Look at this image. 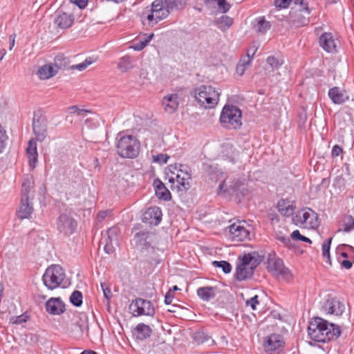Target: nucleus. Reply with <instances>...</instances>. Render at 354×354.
I'll return each mask as SVG.
<instances>
[{
	"mask_svg": "<svg viewBox=\"0 0 354 354\" xmlns=\"http://www.w3.org/2000/svg\"><path fill=\"white\" fill-rule=\"evenodd\" d=\"M32 131L35 139H31L28 142L26 149V154L28 158L29 165L32 168L35 167L37 162V141L42 142L48 134V120L44 114L40 111L34 112L32 118Z\"/></svg>",
	"mask_w": 354,
	"mask_h": 354,
	"instance_id": "f257e3e1",
	"label": "nucleus"
},
{
	"mask_svg": "<svg viewBox=\"0 0 354 354\" xmlns=\"http://www.w3.org/2000/svg\"><path fill=\"white\" fill-rule=\"evenodd\" d=\"M116 149L118 155L122 158H134L140 152V142L138 139L131 135H124L120 132L116 137Z\"/></svg>",
	"mask_w": 354,
	"mask_h": 354,
	"instance_id": "f03ea898",
	"label": "nucleus"
},
{
	"mask_svg": "<svg viewBox=\"0 0 354 354\" xmlns=\"http://www.w3.org/2000/svg\"><path fill=\"white\" fill-rule=\"evenodd\" d=\"M194 92L196 100L205 109L214 108L218 102L220 93L211 85H201Z\"/></svg>",
	"mask_w": 354,
	"mask_h": 354,
	"instance_id": "7ed1b4c3",
	"label": "nucleus"
},
{
	"mask_svg": "<svg viewBox=\"0 0 354 354\" xmlns=\"http://www.w3.org/2000/svg\"><path fill=\"white\" fill-rule=\"evenodd\" d=\"M242 112L236 106L225 105L220 115V122L227 129H237L242 125Z\"/></svg>",
	"mask_w": 354,
	"mask_h": 354,
	"instance_id": "20e7f679",
	"label": "nucleus"
},
{
	"mask_svg": "<svg viewBox=\"0 0 354 354\" xmlns=\"http://www.w3.org/2000/svg\"><path fill=\"white\" fill-rule=\"evenodd\" d=\"M65 277L63 268L59 265H51L46 268L42 276L44 286L49 290H54L62 284Z\"/></svg>",
	"mask_w": 354,
	"mask_h": 354,
	"instance_id": "39448f33",
	"label": "nucleus"
},
{
	"mask_svg": "<svg viewBox=\"0 0 354 354\" xmlns=\"http://www.w3.org/2000/svg\"><path fill=\"white\" fill-rule=\"evenodd\" d=\"M267 269L273 274L281 276L286 281L292 278L290 270L284 266L283 260L275 256V254H269L267 261Z\"/></svg>",
	"mask_w": 354,
	"mask_h": 354,
	"instance_id": "423d86ee",
	"label": "nucleus"
},
{
	"mask_svg": "<svg viewBox=\"0 0 354 354\" xmlns=\"http://www.w3.org/2000/svg\"><path fill=\"white\" fill-rule=\"evenodd\" d=\"M155 233L147 230L140 231L135 234L133 241L135 247L140 253L151 252L154 253V247L151 245L153 241Z\"/></svg>",
	"mask_w": 354,
	"mask_h": 354,
	"instance_id": "0eeeda50",
	"label": "nucleus"
},
{
	"mask_svg": "<svg viewBox=\"0 0 354 354\" xmlns=\"http://www.w3.org/2000/svg\"><path fill=\"white\" fill-rule=\"evenodd\" d=\"M129 308L134 317L141 315L153 317L156 312L152 303L142 298L133 299Z\"/></svg>",
	"mask_w": 354,
	"mask_h": 354,
	"instance_id": "6e6552de",
	"label": "nucleus"
},
{
	"mask_svg": "<svg viewBox=\"0 0 354 354\" xmlns=\"http://www.w3.org/2000/svg\"><path fill=\"white\" fill-rule=\"evenodd\" d=\"M57 230L64 236L73 234L77 226V221L68 214H61L56 221Z\"/></svg>",
	"mask_w": 354,
	"mask_h": 354,
	"instance_id": "1a4fd4ad",
	"label": "nucleus"
},
{
	"mask_svg": "<svg viewBox=\"0 0 354 354\" xmlns=\"http://www.w3.org/2000/svg\"><path fill=\"white\" fill-rule=\"evenodd\" d=\"M322 310L327 314L340 316L344 312V304L337 297L328 295L322 306Z\"/></svg>",
	"mask_w": 354,
	"mask_h": 354,
	"instance_id": "9d476101",
	"label": "nucleus"
},
{
	"mask_svg": "<svg viewBox=\"0 0 354 354\" xmlns=\"http://www.w3.org/2000/svg\"><path fill=\"white\" fill-rule=\"evenodd\" d=\"M328 326V322L326 320L318 317L313 318L308 327L309 337L315 342H320L323 331L327 329Z\"/></svg>",
	"mask_w": 354,
	"mask_h": 354,
	"instance_id": "9b49d317",
	"label": "nucleus"
},
{
	"mask_svg": "<svg viewBox=\"0 0 354 354\" xmlns=\"http://www.w3.org/2000/svg\"><path fill=\"white\" fill-rule=\"evenodd\" d=\"M310 10H308V13L307 14L304 12L302 10H293V8H292L286 21L292 28L303 27L308 24L310 21Z\"/></svg>",
	"mask_w": 354,
	"mask_h": 354,
	"instance_id": "f8f14e48",
	"label": "nucleus"
},
{
	"mask_svg": "<svg viewBox=\"0 0 354 354\" xmlns=\"http://www.w3.org/2000/svg\"><path fill=\"white\" fill-rule=\"evenodd\" d=\"M284 344L282 335L273 333L266 338L263 346L268 354H279L283 350Z\"/></svg>",
	"mask_w": 354,
	"mask_h": 354,
	"instance_id": "ddd939ff",
	"label": "nucleus"
},
{
	"mask_svg": "<svg viewBox=\"0 0 354 354\" xmlns=\"http://www.w3.org/2000/svg\"><path fill=\"white\" fill-rule=\"evenodd\" d=\"M230 239L233 241L240 242L250 239V231L246 229L241 221L229 226Z\"/></svg>",
	"mask_w": 354,
	"mask_h": 354,
	"instance_id": "4468645a",
	"label": "nucleus"
},
{
	"mask_svg": "<svg viewBox=\"0 0 354 354\" xmlns=\"http://www.w3.org/2000/svg\"><path fill=\"white\" fill-rule=\"evenodd\" d=\"M118 227L113 226L109 228L106 234L101 240V243H104V250L107 254H112L114 252L113 243H117L118 236L120 234Z\"/></svg>",
	"mask_w": 354,
	"mask_h": 354,
	"instance_id": "2eb2a0df",
	"label": "nucleus"
},
{
	"mask_svg": "<svg viewBox=\"0 0 354 354\" xmlns=\"http://www.w3.org/2000/svg\"><path fill=\"white\" fill-rule=\"evenodd\" d=\"M162 213L159 207H150L143 214L142 221L156 226L162 221Z\"/></svg>",
	"mask_w": 354,
	"mask_h": 354,
	"instance_id": "dca6fc26",
	"label": "nucleus"
},
{
	"mask_svg": "<svg viewBox=\"0 0 354 354\" xmlns=\"http://www.w3.org/2000/svg\"><path fill=\"white\" fill-rule=\"evenodd\" d=\"M319 44L327 53H335L337 52V41L331 32L322 33L319 37Z\"/></svg>",
	"mask_w": 354,
	"mask_h": 354,
	"instance_id": "f3484780",
	"label": "nucleus"
},
{
	"mask_svg": "<svg viewBox=\"0 0 354 354\" xmlns=\"http://www.w3.org/2000/svg\"><path fill=\"white\" fill-rule=\"evenodd\" d=\"M46 310L50 315H59L66 310L65 304L59 297H51L45 304Z\"/></svg>",
	"mask_w": 354,
	"mask_h": 354,
	"instance_id": "a211bd4d",
	"label": "nucleus"
},
{
	"mask_svg": "<svg viewBox=\"0 0 354 354\" xmlns=\"http://www.w3.org/2000/svg\"><path fill=\"white\" fill-rule=\"evenodd\" d=\"M74 21V17L64 12L62 10H57L55 12V17L54 19V24L57 26L58 28L62 29H66L70 28Z\"/></svg>",
	"mask_w": 354,
	"mask_h": 354,
	"instance_id": "6ab92c4d",
	"label": "nucleus"
},
{
	"mask_svg": "<svg viewBox=\"0 0 354 354\" xmlns=\"http://www.w3.org/2000/svg\"><path fill=\"white\" fill-rule=\"evenodd\" d=\"M328 97L335 104H342L348 100L349 97L346 90L338 86H333L328 90Z\"/></svg>",
	"mask_w": 354,
	"mask_h": 354,
	"instance_id": "aec40b11",
	"label": "nucleus"
},
{
	"mask_svg": "<svg viewBox=\"0 0 354 354\" xmlns=\"http://www.w3.org/2000/svg\"><path fill=\"white\" fill-rule=\"evenodd\" d=\"M323 331L322 337L320 339V342L326 343L333 340L337 339L341 335V330L339 327L334 324L328 323L326 330Z\"/></svg>",
	"mask_w": 354,
	"mask_h": 354,
	"instance_id": "412c9836",
	"label": "nucleus"
},
{
	"mask_svg": "<svg viewBox=\"0 0 354 354\" xmlns=\"http://www.w3.org/2000/svg\"><path fill=\"white\" fill-rule=\"evenodd\" d=\"M192 338L193 342L197 345H201L208 344V345H212L214 344V341L212 336L206 332L204 329H198L194 331L192 334Z\"/></svg>",
	"mask_w": 354,
	"mask_h": 354,
	"instance_id": "4be33fe9",
	"label": "nucleus"
},
{
	"mask_svg": "<svg viewBox=\"0 0 354 354\" xmlns=\"http://www.w3.org/2000/svg\"><path fill=\"white\" fill-rule=\"evenodd\" d=\"M150 13L147 15V19L149 22L155 21V24H157L162 19L166 17H162V1H153L151 5Z\"/></svg>",
	"mask_w": 354,
	"mask_h": 354,
	"instance_id": "5701e85b",
	"label": "nucleus"
},
{
	"mask_svg": "<svg viewBox=\"0 0 354 354\" xmlns=\"http://www.w3.org/2000/svg\"><path fill=\"white\" fill-rule=\"evenodd\" d=\"M156 196L164 201L171 199V195L169 189L165 187L160 178H155L153 183Z\"/></svg>",
	"mask_w": 354,
	"mask_h": 354,
	"instance_id": "b1692460",
	"label": "nucleus"
},
{
	"mask_svg": "<svg viewBox=\"0 0 354 354\" xmlns=\"http://www.w3.org/2000/svg\"><path fill=\"white\" fill-rule=\"evenodd\" d=\"M152 329L144 323L138 324L133 330L132 334L136 339L143 341L151 335Z\"/></svg>",
	"mask_w": 354,
	"mask_h": 354,
	"instance_id": "393cba45",
	"label": "nucleus"
},
{
	"mask_svg": "<svg viewBox=\"0 0 354 354\" xmlns=\"http://www.w3.org/2000/svg\"><path fill=\"white\" fill-rule=\"evenodd\" d=\"M172 190H176L178 192L185 193L189 190L192 185L189 180L190 178H168Z\"/></svg>",
	"mask_w": 354,
	"mask_h": 354,
	"instance_id": "a878e982",
	"label": "nucleus"
},
{
	"mask_svg": "<svg viewBox=\"0 0 354 354\" xmlns=\"http://www.w3.org/2000/svg\"><path fill=\"white\" fill-rule=\"evenodd\" d=\"M23 199V197H21V205L17 214L20 219L29 218L33 211L32 203L30 202L28 198L25 201Z\"/></svg>",
	"mask_w": 354,
	"mask_h": 354,
	"instance_id": "bb28decb",
	"label": "nucleus"
},
{
	"mask_svg": "<svg viewBox=\"0 0 354 354\" xmlns=\"http://www.w3.org/2000/svg\"><path fill=\"white\" fill-rule=\"evenodd\" d=\"M178 95L176 93L165 96L162 104L165 106V110L169 113H173L178 106Z\"/></svg>",
	"mask_w": 354,
	"mask_h": 354,
	"instance_id": "cd10ccee",
	"label": "nucleus"
},
{
	"mask_svg": "<svg viewBox=\"0 0 354 354\" xmlns=\"http://www.w3.org/2000/svg\"><path fill=\"white\" fill-rule=\"evenodd\" d=\"M254 272V270L250 266H236L234 277L237 281H242L251 278Z\"/></svg>",
	"mask_w": 354,
	"mask_h": 354,
	"instance_id": "c85d7f7f",
	"label": "nucleus"
},
{
	"mask_svg": "<svg viewBox=\"0 0 354 354\" xmlns=\"http://www.w3.org/2000/svg\"><path fill=\"white\" fill-rule=\"evenodd\" d=\"M57 73L52 64H45L39 68L37 75L41 80H48Z\"/></svg>",
	"mask_w": 354,
	"mask_h": 354,
	"instance_id": "c756f323",
	"label": "nucleus"
},
{
	"mask_svg": "<svg viewBox=\"0 0 354 354\" xmlns=\"http://www.w3.org/2000/svg\"><path fill=\"white\" fill-rule=\"evenodd\" d=\"M215 289L212 286L200 287L197 290V295L202 300L209 301L216 297Z\"/></svg>",
	"mask_w": 354,
	"mask_h": 354,
	"instance_id": "7c9ffc66",
	"label": "nucleus"
},
{
	"mask_svg": "<svg viewBox=\"0 0 354 354\" xmlns=\"http://www.w3.org/2000/svg\"><path fill=\"white\" fill-rule=\"evenodd\" d=\"M277 209L281 215L290 216L293 214L295 207L290 201L281 199L277 203Z\"/></svg>",
	"mask_w": 354,
	"mask_h": 354,
	"instance_id": "2f4dec72",
	"label": "nucleus"
},
{
	"mask_svg": "<svg viewBox=\"0 0 354 354\" xmlns=\"http://www.w3.org/2000/svg\"><path fill=\"white\" fill-rule=\"evenodd\" d=\"M311 212H303L302 221L304 223H308L312 228L317 227L319 225V221L317 214L309 209Z\"/></svg>",
	"mask_w": 354,
	"mask_h": 354,
	"instance_id": "473e14b6",
	"label": "nucleus"
},
{
	"mask_svg": "<svg viewBox=\"0 0 354 354\" xmlns=\"http://www.w3.org/2000/svg\"><path fill=\"white\" fill-rule=\"evenodd\" d=\"M34 178H25L24 181L21 184V197H23V200L25 201L30 198V194L34 192Z\"/></svg>",
	"mask_w": 354,
	"mask_h": 354,
	"instance_id": "72a5a7b5",
	"label": "nucleus"
},
{
	"mask_svg": "<svg viewBox=\"0 0 354 354\" xmlns=\"http://www.w3.org/2000/svg\"><path fill=\"white\" fill-rule=\"evenodd\" d=\"M257 24H254L253 28L257 32L265 34L271 28L270 21H266L265 17H261L256 19Z\"/></svg>",
	"mask_w": 354,
	"mask_h": 354,
	"instance_id": "f704fd0d",
	"label": "nucleus"
},
{
	"mask_svg": "<svg viewBox=\"0 0 354 354\" xmlns=\"http://www.w3.org/2000/svg\"><path fill=\"white\" fill-rule=\"evenodd\" d=\"M69 60L63 54L55 56L53 62V67L55 70H65L68 68Z\"/></svg>",
	"mask_w": 354,
	"mask_h": 354,
	"instance_id": "c9c22d12",
	"label": "nucleus"
},
{
	"mask_svg": "<svg viewBox=\"0 0 354 354\" xmlns=\"http://www.w3.org/2000/svg\"><path fill=\"white\" fill-rule=\"evenodd\" d=\"M228 178H225L222 183H220L218 189V193L220 194L221 192H227L229 194L232 192H234L239 190V185L237 182H230V185H228L226 180Z\"/></svg>",
	"mask_w": 354,
	"mask_h": 354,
	"instance_id": "e433bc0d",
	"label": "nucleus"
},
{
	"mask_svg": "<svg viewBox=\"0 0 354 354\" xmlns=\"http://www.w3.org/2000/svg\"><path fill=\"white\" fill-rule=\"evenodd\" d=\"M143 258V261L150 265H157L160 263L159 255L154 248V253L147 252L146 253H140Z\"/></svg>",
	"mask_w": 354,
	"mask_h": 354,
	"instance_id": "4c0bfd02",
	"label": "nucleus"
},
{
	"mask_svg": "<svg viewBox=\"0 0 354 354\" xmlns=\"http://www.w3.org/2000/svg\"><path fill=\"white\" fill-rule=\"evenodd\" d=\"M233 22L234 20L232 17L227 15H223L214 21V24L221 30H225L232 25Z\"/></svg>",
	"mask_w": 354,
	"mask_h": 354,
	"instance_id": "58836bf2",
	"label": "nucleus"
},
{
	"mask_svg": "<svg viewBox=\"0 0 354 354\" xmlns=\"http://www.w3.org/2000/svg\"><path fill=\"white\" fill-rule=\"evenodd\" d=\"M332 241H333V236H330L324 241L322 246V257L324 259H326V262L328 263L330 265L332 264L330 254V245H331Z\"/></svg>",
	"mask_w": 354,
	"mask_h": 354,
	"instance_id": "ea45409f",
	"label": "nucleus"
},
{
	"mask_svg": "<svg viewBox=\"0 0 354 354\" xmlns=\"http://www.w3.org/2000/svg\"><path fill=\"white\" fill-rule=\"evenodd\" d=\"M118 68L122 72H127L133 68L132 58L129 55H125L120 58Z\"/></svg>",
	"mask_w": 354,
	"mask_h": 354,
	"instance_id": "a19ab883",
	"label": "nucleus"
},
{
	"mask_svg": "<svg viewBox=\"0 0 354 354\" xmlns=\"http://www.w3.org/2000/svg\"><path fill=\"white\" fill-rule=\"evenodd\" d=\"M82 293L80 290H74L70 296V302L75 307H80L82 304Z\"/></svg>",
	"mask_w": 354,
	"mask_h": 354,
	"instance_id": "79ce46f5",
	"label": "nucleus"
},
{
	"mask_svg": "<svg viewBox=\"0 0 354 354\" xmlns=\"http://www.w3.org/2000/svg\"><path fill=\"white\" fill-rule=\"evenodd\" d=\"M212 265L215 268H221L225 274H229L232 271V266L227 261H214Z\"/></svg>",
	"mask_w": 354,
	"mask_h": 354,
	"instance_id": "37998d69",
	"label": "nucleus"
},
{
	"mask_svg": "<svg viewBox=\"0 0 354 354\" xmlns=\"http://www.w3.org/2000/svg\"><path fill=\"white\" fill-rule=\"evenodd\" d=\"M290 237L293 240L300 241L308 243H312V241L309 238L301 235L300 234V232L298 230H294L291 233Z\"/></svg>",
	"mask_w": 354,
	"mask_h": 354,
	"instance_id": "c03bdc74",
	"label": "nucleus"
},
{
	"mask_svg": "<svg viewBox=\"0 0 354 354\" xmlns=\"http://www.w3.org/2000/svg\"><path fill=\"white\" fill-rule=\"evenodd\" d=\"M178 164L169 165L165 169V174L167 176L169 174H176V177H180V174L178 171Z\"/></svg>",
	"mask_w": 354,
	"mask_h": 354,
	"instance_id": "a18cd8bd",
	"label": "nucleus"
},
{
	"mask_svg": "<svg viewBox=\"0 0 354 354\" xmlns=\"http://www.w3.org/2000/svg\"><path fill=\"white\" fill-rule=\"evenodd\" d=\"M8 137L5 129L0 124V153L3 152L6 147V141Z\"/></svg>",
	"mask_w": 354,
	"mask_h": 354,
	"instance_id": "49530a36",
	"label": "nucleus"
},
{
	"mask_svg": "<svg viewBox=\"0 0 354 354\" xmlns=\"http://www.w3.org/2000/svg\"><path fill=\"white\" fill-rule=\"evenodd\" d=\"M267 63L272 68V69H278L283 64L277 58L274 56L268 57Z\"/></svg>",
	"mask_w": 354,
	"mask_h": 354,
	"instance_id": "de8ad7c7",
	"label": "nucleus"
},
{
	"mask_svg": "<svg viewBox=\"0 0 354 354\" xmlns=\"http://www.w3.org/2000/svg\"><path fill=\"white\" fill-rule=\"evenodd\" d=\"M169 156L166 153H159L156 156H153V161L159 164L166 163Z\"/></svg>",
	"mask_w": 354,
	"mask_h": 354,
	"instance_id": "09e8293b",
	"label": "nucleus"
},
{
	"mask_svg": "<svg viewBox=\"0 0 354 354\" xmlns=\"http://www.w3.org/2000/svg\"><path fill=\"white\" fill-rule=\"evenodd\" d=\"M216 2L219 9L221 10L223 13H226L230 10L231 5L227 3L226 0H217Z\"/></svg>",
	"mask_w": 354,
	"mask_h": 354,
	"instance_id": "8fccbe9b",
	"label": "nucleus"
},
{
	"mask_svg": "<svg viewBox=\"0 0 354 354\" xmlns=\"http://www.w3.org/2000/svg\"><path fill=\"white\" fill-rule=\"evenodd\" d=\"M293 0H274L276 8L279 9L288 8Z\"/></svg>",
	"mask_w": 354,
	"mask_h": 354,
	"instance_id": "3c124183",
	"label": "nucleus"
},
{
	"mask_svg": "<svg viewBox=\"0 0 354 354\" xmlns=\"http://www.w3.org/2000/svg\"><path fill=\"white\" fill-rule=\"evenodd\" d=\"M346 248H348L350 250L354 251V248L353 246L346 244H342L337 248V253L342 250V251L340 253V256L347 259L348 257V254L346 251H344Z\"/></svg>",
	"mask_w": 354,
	"mask_h": 354,
	"instance_id": "603ef678",
	"label": "nucleus"
},
{
	"mask_svg": "<svg viewBox=\"0 0 354 354\" xmlns=\"http://www.w3.org/2000/svg\"><path fill=\"white\" fill-rule=\"evenodd\" d=\"M256 52L257 49H254L252 53V55H250L249 50H248L246 57L241 59L239 63L244 65V67L246 68V66L250 64Z\"/></svg>",
	"mask_w": 354,
	"mask_h": 354,
	"instance_id": "864d4df0",
	"label": "nucleus"
},
{
	"mask_svg": "<svg viewBox=\"0 0 354 354\" xmlns=\"http://www.w3.org/2000/svg\"><path fill=\"white\" fill-rule=\"evenodd\" d=\"M178 171L181 175H186L187 176H192V170L190 167L187 165L178 164Z\"/></svg>",
	"mask_w": 354,
	"mask_h": 354,
	"instance_id": "5fc2aeb1",
	"label": "nucleus"
},
{
	"mask_svg": "<svg viewBox=\"0 0 354 354\" xmlns=\"http://www.w3.org/2000/svg\"><path fill=\"white\" fill-rule=\"evenodd\" d=\"M259 304V296L257 295L251 297L250 299L247 300L245 302L246 306H250L253 310L257 309V305Z\"/></svg>",
	"mask_w": 354,
	"mask_h": 354,
	"instance_id": "6e6d98bb",
	"label": "nucleus"
},
{
	"mask_svg": "<svg viewBox=\"0 0 354 354\" xmlns=\"http://www.w3.org/2000/svg\"><path fill=\"white\" fill-rule=\"evenodd\" d=\"M294 3L295 5L299 6V8L298 10H302L304 12L308 13V3L306 0H294Z\"/></svg>",
	"mask_w": 354,
	"mask_h": 354,
	"instance_id": "4d7b16f0",
	"label": "nucleus"
},
{
	"mask_svg": "<svg viewBox=\"0 0 354 354\" xmlns=\"http://www.w3.org/2000/svg\"><path fill=\"white\" fill-rule=\"evenodd\" d=\"M101 287L103 290L104 297L107 301V304L109 305L110 299L113 296L111 290L105 283H101Z\"/></svg>",
	"mask_w": 354,
	"mask_h": 354,
	"instance_id": "13d9d810",
	"label": "nucleus"
},
{
	"mask_svg": "<svg viewBox=\"0 0 354 354\" xmlns=\"http://www.w3.org/2000/svg\"><path fill=\"white\" fill-rule=\"evenodd\" d=\"M251 262H252V254H250V253L245 254L241 258V263L239 266H250Z\"/></svg>",
	"mask_w": 354,
	"mask_h": 354,
	"instance_id": "bf43d9fd",
	"label": "nucleus"
},
{
	"mask_svg": "<svg viewBox=\"0 0 354 354\" xmlns=\"http://www.w3.org/2000/svg\"><path fill=\"white\" fill-rule=\"evenodd\" d=\"M348 222L344 224V231L349 232L354 229V218L352 216L348 217Z\"/></svg>",
	"mask_w": 354,
	"mask_h": 354,
	"instance_id": "052dcab7",
	"label": "nucleus"
},
{
	"mask_svg": "<svg viewBox=\"0 0 354 354\" xmlns=\"http://www.w3.org/2000/svg\"><path fill=\"white\" fill-rule=\"evenodd\" d=\"M277 239L288 248H291L293 246L290 239L288 236H278Z\"/></svg>",
	"mask_w": 354,
	"mask_h": 354,
	"instance_id": "680f3d73",
	"label": "nucleus"
},
{
	"mask_svg": "<svg viewBox=\"0 0 354 354\" xmlns=\"http://www.w3.org/2000/svg\"><path fill=\"white\" fill-rule=\"evenodd\" d=\"M147 45V41H144L143 39L138 41L131 47L133 50L136 51H140L144 49Z\"/></svg>",
	"mask_w": 354,
	"mask_h": 354,
	"instance_id": "e2e57ef3",
	"label": "nucleus"
},
{
	"mask_svg": "<svg viewBox=\"0 0 354 354\" xmlns=\"http://www.w3.org/2000/svg\"><path fill=\"white\" fill-rule=\"evenodd\" d=\"M343 153V149L338 145H335L333 147L331 151V156L333 158H336Z\"/></svg>",
	"mask_w": 354,
	"mask_h": 354,
	"instance_id": "0e129e2a",
	"label": "nucleus"
},
{
	"mask_svg": "<svg viewBox=\"0 0 354 354\" xmlns=\"http://www.w3.org/2000/svg\"><path fill=\"white\" fill-rule=\"evenodd\" d=\"M337 261L340 263L341 266L345 269H350L353 266V262L348 259L340 260V257H337Z\"/></svg>",
	"mask_w": 354,
	"mask_h": 354,
	"instance_id": "69168bd1",
	"label": "nucleus"
},
{
	"mask_svg": "<svg viewBox=\"0 0 354 354\" xmlns=\"http://www.w3.org/2000/svg\"><path fill=\"white\" fill-rule=\"evenodd\" d=\"M207 169L208 174L216 176V178H218L219 175H223V173L216 167L210 166Z\"/></svg>",
	"mask_w": 354,
	"mask_h": 354,
	"instance_id": "338daca9",
	"label": "nucleus"
},
{
	"mask_svg": "<svg viewBox=\"0 0 354 354\" xmlns=\"http://www.w3.org/2000/svg\"><path fill=\"white\" fill-rule=\"evenodd\" d=\"M29 317L26 315L25 314L21 315L19 316L16 317L15 321L12 322L15 324H21L25 323L28 319Z\"/></svg>",
	"mask_w": 354,
	"mask_h": 354,
	"instance_id": "774afa93",
	"label": "nucleus"
}]
</instances>
